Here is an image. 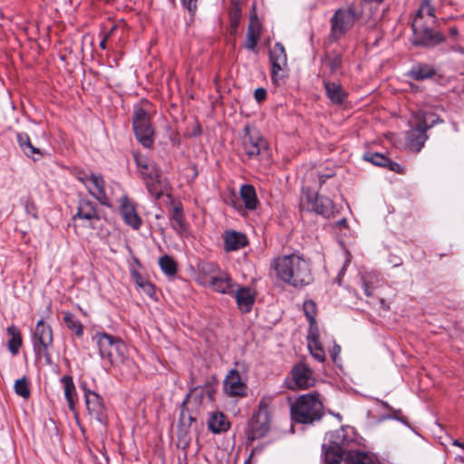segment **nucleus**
<instances>
[{"label":"nucleus","instance_id":"obj_1","mask_svg":"<svg viewBox=\"0 0 464 464\" xmlns=\"http://www.w3.org/2000/svg\"><path fill=\"white\" fill-rule=\"evenodd\" d=\"M272 266L278 278L293 286H304L312 282L310 264L297 255L277 256Z\"/></svg>","mask_w":464,"mask_h":464},{"label":"nucleus","instance_id":"obj_2","mask_svg":"<svg viewBox=\"0 0 464 464\" xmlns=\"http://www.w3.org/2000/svg\"><path fill=\"white\" fill-rule=\"evenodd\" d=\"M138 171L143 179L148 192L155 198H160L168 191L169 184L157 165L143 155H135Z\"/></svg>","mask_w":464,"mask_h":464},{"label":"nucleus","instance_id":"obj_3","mask_svg":"<svg viewBox=\"0 0 464 464\" xmlns=\"http://www.w3.org/2000/svg\"><path fill=\"white\" fill-rule=\"evenodd\" d=\"M323 402L318 392L299 396L291 405L293 419L300 423H312L323 416Z\"/></svg>","mask_w":464,"mask_h":464},{"label":"nucleus","instance_id":"obj_4","mask_svg":"<svg viewBox=\"0 0 464 464\" xmlns=\"http://www.w3.org/2000/svg\"><path fill=\"white\" fill-rule=\"evenodd\" d=\"M196 282L203 286H210L219 294L228 295H234L237 286L228 274L220 271L214 265L203 266L196 277Z\"/></svg>","mask_w":464,"mask_h":464},{"label":"nucleus","instance_id":"obj_5","mask_svg":"<svg viewBox=\"0 0 464 464\" xmlns=\"http://www.w3.org/2000/svg\"><path fill=\"white\" fill-rule=\"evenodd\" d=\"M78 179L88 189L89 193L105 206H111L116 190H121V187L117 183L107 187L102 176L93 172L80 173Z\"/></svg>","mask_w":464,"mask_h":464},{"label":"nucleus","instance_id":"obj_6","mask_svg":"<svg viewBox=\"0 0 464 464\" xmlns=\"http://www.w3.org/2000/svg\"><path fill=\"white\" fill-rule=\"evenodd\" d=\"M361 18V14L353 6L337 9L330 19V42H337L343 38Z\"/></svg>","mask_w":464,"mask_h":464},{"label":"nucleus","instance_id":"obj_7","mask_svg":"<svg viewBox=\"0 0 464 464\" xmlns=\"http://www.w3.org/2000/svg\"><path fill=\"white\" fill-rule=\"evenodd\" d=\"M53 331L43 320H40L34 331L33 344L38 360H44L45 364H52Z\"/></svg>","mask_w":464,"mask_h":464},{"label":"nucleus","instance_id":"obj_8","mask_svg":"<svg viewBox=\"0 0 464 464\" xmlns=\"http://www.w3.org/2000/svg\"><path fill=\"white\" fill-rule=\"evenodd\" d=\"M102 358L114 363L122 362L127 354L125 343L117 337L105 333H97L94 336Z\"/></svg>","mask_w":464,"mask_h":464},{"label":"nucleus","instance_id":"obj_9","mask_svg":"<svg viewBox=\"0 0 464 464\" xmlns=\"http://www.w3.org/2000/svg\"><path fill=\"white\" fill-rule=\"evenodd\" d=\"M132 125L137 140L146 148L154 142V129L150 114L141 107L136 106L132 117Z\"/></svg>","mask_w":464,"mask_h":464},{"label":"nucleus","instance_id":"obj_10","mask_svg":"<svg viewBox=\"0 0 464 464\" xmlns=\"http://www.w3.org/2000/svg\"><path fill=\"white\" fill-rule=\"evenodd\" d=\"M270 428L268 402L263 399L260 401L258 410L254 413L247 430L248 440H255L264 437Z\"/></svg>","mask_w":464,"mask_h":464},{"label":"nucleus","instance_id":"obj_11","mask_svg":"<svg viewBox=\"0 0 464 464\" xmlns=\"http://www.w3.org/2000/svg\"><path fill=\"white\" fill-rule=\"evenodd\" d=\"M416 127L409 133V142L419 150L427 140L426 130L435 123L434 115L418 111L414 114Z\"/></svg>","mask_w":464,"mask_h":464},{"label":"nucleus","instance_id":"obj_12","mask_svg":"<svg viewBox=\"0 0 464 464\" xmlns=\"http://www.w3.org/2000/svg\"><path fill=\"white\" fill-rule=\"evenodd\" d=\"M416 45L434 46L444 42L445 38L440 32H434L420 23V19H413L411 24Z\"/></svg>","mask_w":464,"mask_h":464},{"label":"nucleus","instance_id":"obj_13","mask_svg":"<svg viewBox=\"0 0 464 464\" xmlns=\"http://www.w3.org/2000/svg\"><path fill=\"white\" fill-rule=\"evenodd\" d=\"M74 227L86 226L93 227L95 223L100 220L95 205L89 199L82 198L79 200L77 212L72 216Z\"/></svg>","mask_w":464,"mask_h":464},{"label":"nucleus","instance_id":"obj_14","mask_svg":"<svg viewBox=\"0 0 464 464\" xmlns=\"http://www.w3.org/2000/svg\"><path fill=\"white\" fill-rule=\"evenodd\" d=\"M244 131L242 146L249 158L257 157L266 150L267 142L257 131L252 130L249 127H246Z\"/></svg>","mask_w":464,"mask_h":464},{"label":"nucleus","instance_id":"obj_15","mask_svg":"<svg viewBox=\"0 0 464 464\" xmlns=\"http://www.w3.org/2000/svg\"><path fill=\"white\" fill-rule=\"evenodd\" d=\"M270 63L272 66V79L276 84L284 77V68L287 63V56L282 44L276 43L270 50Z\"/></svg>","mask_w":464,"mask_h":464},{"label":"nucleus","instance_id":"obj_16","mask_svg":"<svg viewBox=\"0 0 464 464\" xmlns=\"http://www.w3.org/2000/svg\"><path fill=\"white\" fill-rule=\"evenodd\" d=\"M292 382L288 384V388L295 389H307L314 384V378L313 372L304 363H298L294 366L291 371Z\"/></svg>","mask_w":464,"mask_h":464},{"label":"nucleus","instance_id":"obj_17","mask_svg":"<svg viewBox=\"0 0 464 464\" xmlns=\"http://www.w3.org/2000/svg\"><path fill=\"white\" fill-rule=\"evenodd\" d=\"M246 384L242 381L239 372L230 370L224 380V391L229 396H244Z\"/></svg>","mask_w":464,"mask_h":464},{"label":"nucleus","instance_id":"obj_18","mask_svg":"<svg viewBox=\"0 0 464 464\" xmlns=\"http://www.w3.org/2000/svg\"><path fill=\"white\" fill-rule=\"evenodd\" d=\"M120 213L124 222L133 229H138L140 227L141 219L135 207L130 202L126 196L120 198Z\"/></svg>","mask_w":464,"mask_h":464},{"label":"nucleus","instance_id":"obj_19","mask_svg":"<svg viewBox=\"0 0 464 464\" xmlns=\"http://www.w3.org/2000/svg\"><path fill=\"white\" fill-rule=\"evenodd\" d=\"M236 298L237 304L238 309L242 313H248L251 311L255 300H256V292L251 287L244 286V287H236L235 293L232 295Z\"/></svg>","mask_w":464,"mask_h":464},{"label":"nucleus","instance_id":"obj_20","mask_svg":"<svg viewBox=\"0 0 464 464\" xmlns=\"http://www.w3.org/2000/svg\"><path fill=\"white\" fill-rule=\"evenodd\" d=\"M223 241L226 252L237 251L247 245L246 235L235 230L225 231Z\"/></svg>","mask_w":464,"mask_h":464},{"label":"nucleus","instance_id":"obj_21","mask_svg":"<svg viewBox=\"0 0 464 464\" xmlns=\"http://www.w3.org/2000/svg\"><path fill=\"white\" fill-rule=\"evenodd\" d=\"M85 402L89 414L98 421H102L104 413L102 399L94 392L85 393Z\"/></svg>","mask_w":464,"mask_h":464},{"label":"nucleus","instance_id":"obj_22","mask_svg":"<svg viewBox=\"0 0 464 464\" xmlns=\"http://www.w3.org/2000/svg\"><path fill=\"white\" fill-rule=\"evenodd\" d=\"M207 424L208 430L215 434L225 432L230 428L227 418L218 411L209 412Z\"/></svg>","mask_w":464,"mask_h":464},{"label":"nucleus","instance_id":"obj_23","mask_svg":"<svg viewBox=\"0 0 464 464\" xmlns=\"http://www.w3.org/2000/svg\"><path fill=\"white\" fill-rule=\"evenodd\" d=\"M169 223L171 227L180 236L188 232V225L185 220L182 208L179 205H176L171 209L169 216Z\"/></svg>","mask_w":464,"mask_h":464},{"label":"nucleus","instance_id":"obj_24","mask_svg":"<svg viewBox=\"0 0 464 464\" xmlns=\"http://www.w3.org/2000/svg\"><path fill=\"white\" fill-rule=\"evenodd\" d=\"M261 33L262 26L259 20L256 17L251 18L250 24L248 25L247 28L246 43L244 44L245 48L247 50L254 51L258 42V39L261 35Z\"/></svg>","mask_w":464,"mask_h":464},{"label":"nucleus","instance_id":"obj_25","mask_svg":"<svg viewBox=\"0 0 464 464\" xmlns=\"http://www.w3.org/2000/svg\"><path fill=\"white\" fill-rule=\"evenodd\" d=\"M324 84L325 87L326 95L333 103L341 104L343 102L346 97V93L340 83L331 82L324 77Z\"/></svg>","mask_w":464,"mask_h":464},{"label":"nucleus","instance_id":"obj_26","mask_svg":"<svg viewBox=\"0 0 464 464\" xmlns=\"http://www.w3.org/2000/svg\"><path fill=\"white\" fill-rule=\"evenodd\" d=\"M307 345L312 356L318 362L325 360V353L319 339L317 329H310L307 336Z\"/></svg>","mask_w":464,"mask_h":464},{"label":"nucleus","instance_id":"obj_27","mask_svg":"<svg viewBox=\"0 0 464 464\" xmlns=\"http://www.w3.org/2000/svg\"><path fill=\"white\" fill-rule=\"evenodd\" d=\"M240 198L244 201L246 208L254 210L256 208L258 199L256 189L252 185L245 184L240 188Z\"/></svg>","mask_w":464,"mask_h":464},{"label":"nucleus","instance_id":"obj_28","mask_svg":"<svg viewBox=\"0 0 464 464\" xmlns=\"http://www.w3.org/2000/svg\"><path fill=\"white\" fill-rule=\"evenodd\" d=\"M61 382L63 386L64 397L68 402V406L72 411H73L78 397L72 378L69 375L63 376Z\"/></svg>","mask_w":464,"mask_h":464},{"label":"nucleus","instance_id":"obj_29","mask_svg":"<svg viewBox=\"0 0 464 464\" xmlns=\"http://www.w3.org/2000/svg\"><path fill=\"white\" fill-rule=\"evenodd\" d=\"M314 210L324 217H330L334 212V204L333 200L327 197L318 196L313 206Z\"/></svg>","mask_w":464,"mask_h":464},{"label":"nucleus","instance_id":"obj_30","mask_svg":"<svg viewBox=\"0 0 464 464\" xmlns=\"http://www.w3.org/2000/svg\"><path fill=\"white\" fill-rule=\"evenodd\" d=\"M6 333L10 337L7 343L8 349L13 355H16L22 345L20 332L15 326L11 325L7 328Z\"/></svg>","mask_w":464,"mask_h":464},{"label":"nucleus","instance_id":"obj_31","mask_svg":"<svg viewBox=\"0 0 464 464\" xmlns=\"http://www.w3.org/2000/svg\"><path fill=\"white\" fill-rule=\"evenodd\" d=\"M131 276L136 285L148 296L153 298L156 295L154 285L144 278L138 271L132 270Z\"/></svg>","mask_w":464,"mask_h":464},{"label":"nucleus","instance_id":"obj_32","mask_svg":"<svg viewBox=\"0 0 464 464\" xmlns=\"http://www.w3.org/2000/svg\"><path fill=\"white\" fill-rule=\"evenodd\" d=\"M434 74L435 70L427 64H418L409 72V75L416 81L431 78Z\"/></svg>","mask_w":464,"mask_h":464},{"label":"nucleus","instance_id":"obj_33","mask_svg":"<svg viewBox=\"0 0 464 464\" xmlns=\"http://www.w3.org/2000/svg\"><path fill=\"white\" fill-rule=\"evenodd\" d=\"M343 464H373L372 459L364 452L349 451L344 455Z\"/></svg>","mask_w":464,"mask_h":464},{"label":"nucleus","instance_id":"obj_34","mask_svg":"<svg viewBox=\"0 0 464 464\" xmlns=\"http://www.w3.org/2000/svg\"><path fill=\"white\" fill-rule=\"evenodd\" d=\"M17 141L20 148L27 157H32L34 160V154H39L38 149L33 146L28 135L26 133H17Z\"/></svg>","mask_w":464,"mask_h":464},{"label":"nucleus","instance_id":"obj_35","mask_svg":"<svg viewBox=\"0 0 464 464\" xmlns=\"http://www.w3.org/2000/svg\"><path fill=\"white\" fill-rule=\"evenodd\" d=\"M159 266L162 272L169 276H173L177 274L178 266L176 261L169 255H164L159 259Z\"/></svg>","mask_w":464,"mask_h":464},{"label":"nucleus","instance_id":"obj_36","mask_svg":"<svg viewBox=\"0 0 464 464\" xmlns=\"http://www.w3.org/2000/svg\"><path fill=\"white\" fill-rule=\"evenodd\" d=\"M427 16L431 20L432 23L435 22V9L430 5V0H423L416 13V16L414 19H420V23H423V18Z\"/></svg>","mask_w":464,"mask_h":464},{"label":"nucleus","instance_id":"obj_37","mask_svg":"<svg viewBox=\"0 0 464 464\" xmlns=\"http://www.w3.org/2000/svg\"><path fill=\"white\" fill-rule=\"evenodd\" d=\"M362 287L367 296L372 295V289L379 284V276L375 273H368L362 276Z\"/></svg>","mask_w":464,"mask_h":464},{"label":"nucleus","instance_id":"obj_38","mask_svg":"<svg viewBox=\"0 0 464 464\" xmlns=\"http://www.w3.org/2000/svg\"><path fill=\"white\" fill-rule=\"evenodd\" d=\"M342 59L339 55L326 56L323 61V70L325 74L329 72L330 74H334L340 68Z\"/></svg>","mask_w":464,"mask_h":464},{"label":"nucleus","instance_id":"obj_39","mask_svg":"<svg viewBox=\"0 0 464 464\" xmlns=\"http://www.w3.org/2000/svg\"><path fill=\"white\" fill-rule=\"evenodd\" d=\"M64 323L67 327L77 336L82 335V324L72 314L65 313L63 317Z\"/></svg>","mask_w":464,"mask_h":464},{"label":"nucleus","instance_id":"obj_40","mask_svg":"<svg viewBox=\"0 0 464 464\" xmlns=\"http://www.w3.org/2000/svg\"><path fill=\"white\" fill-rule=\"evenodd\" d=\"M14 392L17 395L24 399H28L30 396V389L27 379L24 376L14 382Z\"/></svg>","mask_w":464,"mask_h":464},{"label":"nucleus","instance_id":"obj_41","mask_svg":"<svg viewBox=\"0 0 464 464\" xmlns=\"http://www.w3.org/2000/svg\"><path fill=\"white\" fill-rule=\"evenodd\" d=\"M304 312L310 323V329H316L314 327L315 324L316 304L312 300H307L304 303Z\"/></svg>","mask_w":464,"mask_h":464},{"label":"nucleus","instance_id":"obj_42","mask_svg":"<svg viewBox=\"0 0 464 464\" xmlns=\"http://www.w3.org/2000/svg\"><path fill=\"white\" fill-rule=\"evenodd\" d=\"M324 459L327 464H343L344 456L340 454L337 450L330 448L325 450Z\"/></svg>","mask_w":464,"mask_h":464},{"label":"nucleus","instance_id":"obj_43","mask_svg":"<svg viewBox=\"0 0 464 464\" xmlns=\"http://www.w3.org/2000/svg\"><path fill=\"white\" fill-rule=\"evenodd\" d=\"M364 159L380 167H385L388 163V158L380 153L365 154Z\"/></svg>","mask_w":464,"mask_h":464},{"label":"nucleus","instance_id":"obj_44","mask_svg":"<svg viewBox=\"0 0 464 464\" xmlns=\"http://www.w3.org/2000/svg\"><path fill=\"white\" fill-rule=\"evenodd\" d=\"M266 97V91L264 88H257L255 91V98L258 102H263Z\"/></svg>","mask_w":464,"mask_h":464},{"label":"nucleus","instance_id":"obj_45","mask_svg":"<svg viewBox=\"0 0 464 464\" xmlns=\"http://www.w3.org/2000/svg\"><path fill=\"white\" fill-rule=\"evenodd\" d=\"M385 167L394 172H397V173H401L402 171V168L401 167L400 164L393 162L389 159H388V163Z\"/></svg>","mask_w":464,"mask_h":464},{"label":"nucleus","instance_id":"obj_46","mask_svg":"<svg viewBox=\"0 0 464 464\" xmlns=\"http://www.w3.org/2000/svg\"><path fill=\"white\" fill-rule=\"evenodd\" d=\"M181 2L189 12H193L197 8L198 0H181Z\"/></svg>","mask_w":464,"mask_h":464},{"label":"nucleus","instance_id":"obj_47","mask_svg":"<svg viewBox=\"0 0 464 464\" xmlns=\"http://www.w3.org/2000/svg\"><path fill=\"white\" fill-rule=\"evenodd\" d=\"M107 38H108V35H105L102 41L100 42V47L102 49H105L106 48V42H107Z\"/></svg>","mask_w":464,"mask_h":464},{"label":"nucleus","instance_id":"obj_48","mask_svg":"<svg viewBox=\"0 0 464 464\" xmlns=\"http://www.w3.org/2000/svg\"><path fill=\"white\" fill-rule=\"evenodd\" d=\"M450 34L452 35V36H456L458 35V29L456 27H451L450 29Z\"/></svg>","mask_w":464,"mask_h":464},{"label":"nucleus","instance_id":"obj_49","mask_svg":"<svg viewBox=\"0 0 464 464\" xmlns=\"http://www.w3.org/2000/svg\"><path fill=\"white\" fill-rule=\"evenodd\" d=\"M348 256H350V255L348 254ZM349 263H350V258H349V256H347L346 261H345V263H344V265H343V268H342V270H341V273H340V274H343V273L344 272L345 267H346V266H347Z\"/></svg>","mask_w":464,"mask_h":464},{"label":"nucleus","instance_id":"obj_50","mask_svg":"<svg viewBox=\"0 0 464 464\" xmlns=\"http://www.w3.org/2000/svg\"><path fill=\"white\" fill-rule=\"evenodd\" d=\"M452 444H453V445H455V446H458V447H460V448H463V449H464V443H461V442H459V440H453Z\"/></svg>","mask_w":464,"mask_h":464},{"label":"nucleus","instance_id":"obj_51","mask_svg":"<svg viewBox=\"0 0 464 464\" xmlns=\"http://www.w3.org/2000/svg\"><path fill=\"white\" fill-rule=\"evenodd\" d=\"M329 177H332V174H328L327 176H325V178H329ZM325 179H324V176H321L320 177V181L321 182H324Z\"/></svg>","mask_w":464,"mask_h":464},{"label":"nucleus","instance_id":"obj_52","mask_svg":"<svg viewBox=\"0 0 464 464\" xmlns=\"http://www.w3.org/2000/svg\"><path fill=\"white\" fill-rule=\"evenodd\" d=\"M381 403H382L384 407H386V408H388V407H389V406H388V404H387V402L382 401Z\"/></svg>","mask_w":464,"mask_h":464},{"label":"nucleus","instance_id":"obj_53","mask_svg":"<svg viewBox=\"0 0 464 464\" xmlns=\"http://www.w3.org/2000/svg\"><path fill=\"white\" fill-rule=\"evenodd\" d=\"M340 223H341V224H345V223H346V220H345V219H343Z\"/></svg>","mask_w":464,"mask_h":464}]
</instances>
